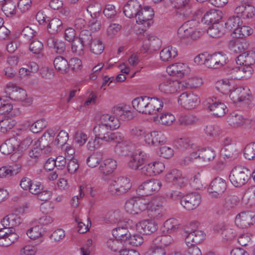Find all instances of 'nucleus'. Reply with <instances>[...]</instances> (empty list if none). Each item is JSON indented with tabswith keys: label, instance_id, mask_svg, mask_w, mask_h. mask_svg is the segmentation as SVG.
<instances>
[{
	"label": "nucleus",
	"instance_id": "nucleus-12",
	"mask_svg": "<svg viewBox=\"0 0 255 255\" xmlns=\"http://www.w3.org/2000/svg\"><path fill=\"white\" fill-rule=\"evenodd\" d=\"M201 196L198 192H189L180 199V203L187 210L195 209L200 203Z\"/></svg>",
	"mask_w": 255,
	"mask_h": 255
},
{
	"label": "nucleus",
	"instance_id": "nucleus-23",
	"mask_svg": "<svg viewBox=\"0 0 255 255\" xmlns=\"http://www.w3.org/2000/svg\"><path fill=\"white\" fill-rule=\"evenodd\" d=\"M189 71L188 66L185 63L177 62L171 64L166 68L167 73L171 76L181 77Z\"/></svg>",
	"mask_w": 255,
	"mask_h": 255
},
{
	"label": "nucleus",
	"instance_id": "nucleus-24",
	"mask_svg": "<svg viewBox=\"0 0 255 255\" xmlns=\"http://www.w3.org/2000/svg\"><path fill=\"white\" fill-rule=\"evenodd\" d=\"M236 62L239 65L253 68L252 66L255 64V52L248 51L240 54L236 58Z\"/></svg>",
	"mask_w": 255,
	"mask_h": 255
},
{
	"label": "nucleus",
	"instance_id": "nucleus-25",
	"mask_svg": "<svg viewBox=\"0 0 255 255\" xmlns=\"http://www.w3.org/2000/svg\"><path fill=\"white\" fill-rule=\"evenodd\" d=\"M141 8V5L137 0H129L124 7L123 12L127 17L130 18Z\"/></svg>",
	"mask_w": 255,
	"mask_h": 255
},
{
	"label": "nucleus",
	"instance_id": "nucleus-41",
	"mask_svg": "<svg viewBox=\"0 0 255 255\" xmlns=\"http://www.w3.org/2000/svg\"><path fill=\"white\" fill-rule=\"evenodd\" d=\"M242 20L239 15L233 16L229 18L225 25L228 30L233 31L235 34L236 30L242 24Z\"/></svg>",
	"mask_w": 255,
	"mask_h": 255
},
{
	"label": "nucleus",
	"instance_id": "nucleus-33",
	"mask_svg": "<svg viewBox=\"0 0 255 255\" xmlns=\"http://www.w3.org/2000/svg\"><path fill=\"white\" fill-rule=\"evenodd\" d=\"M249 44L245 39H236L231 40L229 43V48L231 52L238 54L247 49Z\"/></svg>",
	"mask_w": 255,
	"mask_h": 255
},
{
	"label": "nucleus",
	"instance_id": "nucleus-26",
	"mask_svg": "<svg viewBox=\"0 0 255 255\" xmlns=\"http://www.w3.org/2000/svg\"><path fill=\"white\" fill-rule=\"evenodd\" d=\"M20 146V142L15 137L10 138L0 146V151L5 155L11 154Z\"/></svg>",
	"mask_w": 255,
	"mask_h": 255
},
{
	"label": "nucleus",
	"instance_id": "nucleus-46",
	"mask_svg": "<svg viewBox=\"0 0 255 255\" xmlns=\"http://www.w3.org/2000/svg\"><path fill=\"white\" fill-rule=\"evenodd\" d=\"M114 113L119 116L120 120L123 121H128L133 119L134 115L130 111H125L121 107H115L113 110Z\"/></svg>",
	"mask_w": 255,
	"mask_h": 255
},
{
	"label": "nucleus",
	"instance_id": "nucleus-14",
	"mask_svg": "<svg viewBox=\"0 0 255 255\" xmlns=\"http://www.w3.org/2000/svg\"><path fill=\"white\" fill-rule=\"evenodd\" d=\"M18 238L13 230L7 228L0 229V246L8 247L15 242Z\"/></svg>",
	"mask_w": 255,
	"mask_h": 255
},
{
	"label": "nucleus",
	"instance_id": "nucleus-28",
	"mask_svg": "<svg viewBox=\"0 0 255 255\" xmlns=\"http://www.w3.org/2000/svg\"><path fill=\"white\" fill-rule=\"evenodd\" d=\"M117 161L111 158L104 160L101 164L99 169L104 176H110L117 168Z\"/></svg>",
	"mask_w": 255,
	"mask_h": 255
},
{
	"label": "nucleus",
	"instance_id": "nucleus-39",
	"mask_svg": "<svg viewBox=\"0 0 255 255\" xmlns=\"http://www.w3.org/2000/svg\"><path fill=\"white\" fill-rule=\"evenodd\" d=\"M55 68L61 74H65L68 71V62L62 56L56 57L53 61Z\"/></svg>",
	"mask_w": 255,
	"mask_h": 255
},
{
	"label": "nucleus",
	"instance_id": "nucleus-7",
	"mask_svg": "<svg viewBox=\"0 0 255 255\" xmlns=\"http://www.w3.org/2000/svg\"><path fill=\"white\" fill-rule=\"evenodd\" d=\"M200 103V98L192 92H183L179 97L178 103L184 109L191 110Z\"/></svg>",
	"mask_w": 255,
	"mask_h": 255
},
{
	"label": "nucleus",
	"instance_id": "nucleus-58",
	"mask_svg": "<svg viewBox=\"0 0 255 255\" xmlns=\"http://www.w3.org/2000/svg\"><path fill=\"white\" fill-rule=\"evenodd\" d=\"M102 155L100 153H94L87 158V164L90 167L94 168L99 164Z\"/></svg>",
	"mask_w": 255,
	"mask_h": 255
},
{
	"label": "nucleus",
	"instance_id": "nucleus-4",
	"mask_svg": "<svg viewBox=\"0 0 255 255\" xmlns=\"http://www.w3.org/2000/svg\"><path fill=\"white\" fill-rule=\"evenodd\" d=\"M250 170L243 166L235 167L229 175V179L235 187H240L248 182L250 178Z\"/></svg>",
	"mask_w": 255,
	"mask_h": 255
},
{
	"label": "nucleus",
	"instance_id": "nucleus-27",
	"mask_svg": "<svg viewBox=\"0 0 255 255\" xmlns=\"http://www.w3.org/2000/svg\"><path fill=\"white\" fill-rule=\"evenodd\" d=\"M235 12L244 19H249L255 15V7L251 4H242L236 7Z\"/></svg>",
	"mask_w": 255,
	"mask_h": 255
},
{
	"label": "nucleus",
	"instance_id": "nucleus-8",
	"mask_svg": "<svg viewBox=\"0 0 255 255\" xmlns=\"http://www.w3.org/2000/svg\"><path fill=\"white\" fill-rule=\"evenodd\" d=\"M165 180L180 188L185 187L188 184V179L183 175L181 171L176 169L168 172L165 176Z\"/></svg>",
	"mask_w": 255,
	"mask_h": 255
},
{
	"label": "nucleus",
	"instance_id": "nucleus-42",
	"mask_svg": "<svg viewBox=\"0 0 255 255\" xmlns=\"http://www.w3.org/2000/svg\"><path fill=\"white\" fill-rule=\"evenodd\" d=\"M183 89H196L201 86L203 83L201 78L194 77L190 78L185 81H182Z\"/></svg>",
	"mask_w": 255,
	"mask_h": 255
},
{
	"label": "nucleus",
	"instance_id": "nucleus-29",
	"mask_svg": "<svg viewBox=\"0 0 255 255\" xmlns=\"http://www.w3.org/2000/svg\"><path fill=\"white\" fill-rule=\"evenodd\" d=\"M222 16L223 13L221 11L214 9H211L204 14L202 18V22L207 24L211 23H216L222 18Z\"/></svg>",
	"mask_w": 255,
	"mask_h": 255
},
{
	"label": "nucleus",
	"instance_id": "nucleus-54",
	"mask_svg": "<svg viewBox=\"0 0 255 255\" xmlns=\"http://www.w3.org/2000/svg\"><path fill=\"white\" fill-rule=\"evenodd\" d=\"M15 120L11 118H5L0 121V131L1 132H6L11 129L16 124Z\"/></svg>",
	"mask_w": 255,
	"mask_h": 255
},
{
	"label": "nucleus",
	"instance_id": "nucleus-38",
	"mask_svg": "<svg viewBox=\"0 0 255 255\" xmlns=\"http://www.w3.org/2000/svg\"><path fill=\"white\" fill-rule=\"evenodd\" d=\"M17 4V2L13 0H6L2 3V10L6 16H12L16 14Z\"/></svg>",
	"mask_w": 255,
	"mask_h": 255
},
{
	"label": "nucleus",
	"instance_id": "nucleus-35",
	"mask_svg": "<svg viewBox=\"0 0 255 255\" xmlns=\"http://www.w3.org/2000/svg\"><path fill=\"white\" fill-rule=\"evenodd\" d=\"M46 25L49 33L55 34L63 30V23L62 21L57 18H50Z\"/></svg>",
	"mask_w": 255,
	"mask_h": 255
},
{
	"label": "nucleus",
	"instance_id": "nucleus-13",
	"mask_svg": "<svg viewBox=\"0 0 255 255\" xmlns=\"http://www.w3.org/2000/svg\"><path fill=\"white\" fill-rule=\"evenodd\" d=\"M5 92L10 99L16 101H23L27 96L25 90L13 84L7 85Z\"/></svg>",
	"mask_w": 255,
	"mask_h": 255
},
{
	"label": "nucleus",
	"instance_id": "nucleus-34",
	"mask_svg": "<svg viewBox=\"0 0 255 255\" xmlns=\"http://www.w3.org/2000/svg\"><path fill=\"white\" fill-rule=\"evenodd\" d=\"M144 168L146 169L144 174L147 176H153L160 173L164 169L165 166L161 162L155 161L146 165Z\"/></svg>",
	"mask_w": 255,
	"mask_h": 255
},
{
	"label": "nucleus",
	"instance_id": "nucleus-20",
	"mask_svg": "<svg viewBox=\"0 0 255 255\" xmlns=\"http://www.w3.org/2000/svg\"><path fill=\"white\" fill-rule=\"evenodd\" d=\"M160 45V41L157 37L151 35H148L144 38V57L145 54H151L157 50Z\"/></svg>",
	"mask_w": 255,
	"mask_h": 255
},
{
	"label": "nucleus",
	"instance_id": "nucleus-3",
	"mask_svg": "<svg viewBox=\"0 0 255 255\" xmlns=\"http://www.w3.org/2000/svg\"><path fill=\"white\" fill-rule=\"evenodd\" d=\"M198 223H191L186 228L185 232L186 236L185 243L188 246H193L201 243L205 238V234L202 231L197 230Z\"/></svg>",
	"mask_w": 255,
	"mask_h": 255
},
{
	"label": "nucleus",
	"instance_id": "nucleus-10",
	"mask_svg": "<svg viewBox=\"0 0 255 255\" xmlns=\"http://www.w3.org/2000/svg\"><path fill=\"white\" fill-rule=\"evenodd\" d=\"M251 95L250 89L247 87H239L232 89L229 97L235 103H246Z\"/></svg>",
	"mask_w": 255,
	"mask_h": 255
},
{
	"label": "nucleus",
	"instance_id": "nucleus-47",
	"mask_svg": "<svg viewBox=\"0 0 255 255\" xmlns=\"http://www.w3.org/2000/svg\"><path fill=\"white\" fill-rule=\"evenodd\" d=\"M216 87L218 91L223 94H227L231 92L232 86L228 79H223L218 81L216 84Z\"/></svg>",
	"mask_w": 255,
	"mask_h": 255
},
{
	"label": "nucleus",
	"instance_id": "nucleus-15",
	"mask_svg": "<svg viewBox=\"0 0 255 255\" xmlns=\"http://www.w3.org/2000/svg\"><path fill=\"white\" fill-rule=\"evenodd\" d=\"M145 101L146 103L144 106V114H155L163 107V102L159 99L144 96V102Z\"/></svg>",
	"mask_w": 255,
	"mask_h": 255
},
{
	"label": "nucleus",
	"instance_id": "nucleus-59",
	"mask_svg": "<svg viewBox=\"0 0 255 255\" xmlns=\"http://www.w3.org/2000/svg\"><path fill=\"white\" fill-rule=\"evenodd\" d=\"M72 42L71 46L72 52L78 56L82 55L84 53V48L86 46L77 39Z\"/></svg>",
	"mask_w": 255,
	"mask_h": 255
},
{
	"label": "nucleus",
	"instance_id": "nucleus-11",
	"mask_svg": "<svg viewBox=\"0 0 255 255\" xmlns=\"http://www.w3.org/2000/svg\"><path fill=\"white\" fill-rule=\"evenodd\" d=\"M227 61L226 55L219 52L207 56L205 66L209 68L217 69L224 66Z\"/></svg>",
	"mask_w": 255,
	"mask_h": 255
},
{
	"label": "nucleus",
	"instance_id": "nucleus-18",
	"mask_svg": "<svg viewBox=\"0 0 255 255\" xmlns=\"http://www.w3.org/2000/svg\"><path fill=\"white\" fill-rule=\"evenodd\" d=\"M143 203L141 197L135 196L128 200L125 204V208L128 212L133 214H138L142 212Z\"/></svg>",
	"mask_w": 255,
	"mask_h": 255
},
{
	"label": "nucleus",
	"instance_id": "nucleus-32",
	"mask_svg": "<svg viewBox=\"0 0 255 255\" xmlns=\"http://www.w3.org/2000/svg\"><path fill=\"white\" fill-rule=\"evenodd\" d=\"M246 121V119L244 117L236 112L230 114L227 119V122L229 125L234 128L243 126L245 124Z\"/></svg>",
	"mask_w": 255,
	"mask_h": 255
},
{
	"label": "nucleus",
	"instance_id": "nucleus-37",
	"mask_svg": "<svg viewBox=\"0 0 255 255\" xmlns=\"http://www.w3.org/2000/svg\"><path fill=\"white\" fill-rule=\"evenodd\" d=\"M186 143L185 147L190 155L186 156L181 161L180 163L182 165H188L192 161L193 159L198 158V157H194L193 155L194 153H197V145L192 143L190 141H187Z\"/></svg>",
	"mask_w": 255,
	"mask_h": 255
},
{
	"label": "nucleus",
	"instance_id": "nucleus-2",
	"mask_svg": "<svg viewBox=\"0 0 255 255\" xmlns=\"http://www.w3.org/2000/svg\"><path fill=\"white\" fill-rule=\"evenodd\" d=\"M110 129L99 121L93 128L95 138L106 142H112V140H119L122 138L121 132H111Z\"/></svg>",
	"mask_w": 255,
	"mask_h": 255
},
{
	"label": "nucleus",
	"instance_id": "nucleus-57",
	"mask_svg": "<svg viewBox=\"0 0 255 255\" xmlns=\"http://www.w3.org/2000/svg\"><path fill=\"white\" fill-rule=\"evenodd\" d=\"M47 125V122L46 120L41 119L33 123L30 128V129L32 132L37 133L42 131L46 127Z\"/></svg>",
	"mask_w": 255,
	"mask_h": 255
},
{
	"label": "nucleus",
	"instance_id": "nucleus-44",
	"mask_svg": "<svg viewBox=\"0 0 255 255\" xmlns=\"http://www.w3.org/2000/svg\"><path fill=\"white\" fill-rule=\"evenodd\" d=\"M208 189L213 191H225L227 189L226 181L221 178L216 177L211 182Z\"/></svg>",
	"mask_w": 255,
	"mask_h": 255
},
{
	"label": "nucleus",
	"instance_id": "nucleus-17",
	"mask_svg": "<svg viewBox=\"0 0 255 255\" xmlns=\"http://www.w3.org/2000/svg\"><path fill=\"white\" fill-rule=\"evenodd\" d=\"M122 138L119 140H112V142L116 143L114 151L115 153L120 156H126L128 155L131 149L130 142L125 140L124 135L121 133Z\"/></svg>",
	"mask_w": 255,
	"mask_h": 255
},
{
	"label": "nucleus",
	"instance_id": "nucleus-56",
	"mask_svg": "<svg viewBox=\"0 0 255 255\" xmlns=\"http://www.w3.org/2000/svg\"><path fill=\"white\" fill-rule=\"evenodd\" d=\"M204 131L207 135L213 137L218 136L223 132L222 130L219 126L212 125L206 126Z\"/></svg>",
	"mask_w": 255,
	"mask_h": 255
},
{
	"label": "nucleus",
	"instance_id": "nucleus-62",
	"mask_svg": "<svg viewBox=\"0 0 255 255\" xmlns=\"http://www.w3.org/2000/svg\"><path fill=\"white\" fill-rule=\"evenodd\" d=\"M158 154L160 157L165 159H169L173 156L174 150L170 146L163 145L160 147Z\"/></svg>",
	"mask_w": 255,
	"mask_h": 255
},
{
	"label": "nucleus",
	"instance_id": "nucleus-6",
	"mask_svg": "<svg viewBox=\"0 0 255 255\" xmlns=\"http://www.w3.org/2000/svg\"><path fill=\"white\" fill-rule=\"evenodd\" d=\"M205 106L216 117H222L227 112L226 106L220 102L216 97L208 98L204 102Z\"/></svg>",
	"mask_w": 255,
	"mask_h": 255
},
{
	"label": "nucleus",
	"instance_id": "nucleus-9",
	"mask_svg": "<svg viewBox=\"0 0 255 255\" xmlns=\"http://www.w3.org/2000/svg\"><path fill=\"white\" fill-rule=\"evenodd\" d=\"M183 85L182 82L173 79L168 78L160 83L159 89L161 92L166 94H173L183 90Z\"/></svg>",
	"mask_w": 255,
	"mask_h": 255
},
{
	"label": "nucleus",
	"instance_id": "nucleus-55",
	"mask_svg": "<svg viewBox=\"0 0 255 255\" xmlns=\"http://www.w3.org/2000/svg\"><path fill=\"white\" fill-rule=\"evenodd\" d=\"M77 39L85 46H89L92 40H94V39H93L91 32L88 30H82L80 33L79 38Z\"/></svg>",
	"mask_w": 255,
	"mask_h": 255
},
{
	"label": "nucleus",
	"instance_id": "nucleus-31",
	"mask_svg": "<svg viewBox=\"0 0 255 255\" xmlns=\"http://www.w3.org/2000/svg\"><path fill=\"white\" fill-rule=\"evenodd\" d=\"M99 121L107 127L110 130L116 129L120 126V123L118 118L109 114L102 115Z\"/></svg>",
	"mask_w": 255,
	"mask_h": 255
},
{
	"label": "nucleus",
	"instance_id": "nucleus-52",
	"mask_svg": "<svg viewBox=\"0 0 255 255\" xmlns=\"http://www.w3.org/2000/svg\"><path fill=\"white\" fill-rule=\"evenodd\" d=\"M92 53L95 54H101L104 49L102 42L99 39H94L89 46Z\"/></svg>",
	"mask_w": 255,
	"mask_h": 255
},
{
	"label": "nucleus",
	"instance_id": "nucleus-61",
	"mask_svg": "<svg viewBox=\"0 0 255 255\" xmlns=\"http://www.w3.org/2000/svg\"><path fill=\"white\" fill-rule=\"evenodd\" d=\"M42 151L40 147H38L36 145L35 147L32 148L28 153L29 160L34 163H36L38 161Z\"/></svg>",
	"mask_w": 255,
	"mask_h": 255
},
{
	"label": "nucleus",
	"instance_id": "nucleus-60",
	"mask_svg": "<svg viewBox=\"0 0 255 255\" xmlns=\"http://www.w3.org/2000/svg\"><path fill=\"white\" fill-rule=\"evenodd\" d=\"M196 121V117L192 115H181L178 119L179 124L182 126L192 125Z\"/></svg>",
	"mask_w": 255,
	"mask_h": 255
},
{
	"label": "nucleus",
	"instance_id": "nucleus-43",
	"mask_svg": "<svg viewBox=\"0 0 255 255\" xmlns=\"http://www.w3.org/2000/svg\"><path fill=\"white\" fill-rule=\"evenodd\" d=\"M113 235L115 238L117 239L122 243L126 241L130 237V233L126 227H118L113 230Z\"/></svg>",
	"mask_w": 255,
	"mask_h": 255
},
{
	"label": "nucleus",
	"instance_id": "nucleus-36",
	"mask_svg": "<svg viewBox=\"0 0 255 255\" xmlns=\"http://www.w3.org/2000/svg\"><path fill=\"white\" fill-rule=\"evenodd\" d=\"M178 55L175 47L167 46L163 48L160 52V58L162 61H169L174 59Z\"/></svg>",
	"mask_w": 255,
	"mask_h": 255
},
{
	"label": "nucleus",
	"instance_id": "nucleus-22",
	"mask_svg": "<svg viewBox=\"0 0 255 255\" xmlns=\"http://www.w3.org/2000/svg\"><path fill=\"white\" fill-rule=\"evenodd\" d=\"M132 159L128 163V166L133 169H142L143 164V154L142 147L138 148L137 145L135 146L134 153L131 156Z\"/></svg>",
	"mask_w": 255,
	"mask_h": 255
},
{
	"label": "nucleus",
	"instance_id": "nucleus-51",
	"mask_svg": "<svg viewBox=\"0 0 255 255\" xmlns=\"http://www.w3.org/2000/svg\"><path fill=\"white\" fill-rule=\"evenodd\" d=\"M253 32V29L249 26L240 25L235 32V36L239 39H243L245 37L251 35Z\"/></svg>",
	"mask_w": 255,
	"mask_h": 255
},
{
	"label": "nucleus",
	"instance_id": "nucleus-45",
	"mask_svg": "<svg viewBox=\"0 0 255 255\" xmlns=\"http://www.w3.org/2000/svg\"><path fill=\"white\" fill-rule=\"evenodd\" d=\"M173 242V238L170 235H164L157 236L152 241L153 244L160 248L167 246Z\"/></svg>",
	"mask_w": 255,
	"mask_h": 255
},
{
	"label": "nucleus",
	"instance_id": "nucleus-64",
	"mask_svg": "<svg viewBox=\"0 0 255 255\" xmlns=\"http://www.w3.org/2000/svg\"><path fill=\"white\" fill-rule=\"evenodd\" d=\"M175 120L173 115L170 113H165L160 117V122L162 125L169 126Z\"/></svg>",
	"mask_w": 255,
	"mask_h": 255
},
{
	"label": "nucleus",
	"instance_id": "nucleus-40",
	"mask_svg": "<svg viewBox=\"0 0 255 255\" xmlns=\"http://www.w3.org/2000/svg\"><path fill=\"white\" fill-rule=\"evenodd\" d=\"M207 33L213 38H218L224 33V27L222 23H216L212 24L207 30Z\"/></svg>",
	"mask_w": 255,
	"mask_h": 255
},
{
	"label": "nucleus",
	"instance_id": "nucleus-63",
	"mask_svg": "<svg viewBox=\"0 0 255 255\" xmlns=\"http://www.w3.org/2000/svg\"><path fill=\"white\" fill-rule=\"evenodd\" d=\"M43 49V43L38 40H33L29 44V49L34 54H40Z\"/></svg>",
	"mask_w": 255,
	"mask_h": 255
},
{
	"label": "nucleus",
	"instance_id": "nucleus-48",
	"mask_svg": "<svg viewBox=\"0 0 255 255\" xmlns=\"http://www.w3.org/2000/svg\"><path fill=\"white\" fill-rule=\"evenodd\" d=\"M161 182L155 179L144 180V190L148 191H159L161 186Z\"/></svg>",
	"mask_w": 255,
	"mask_h": 255
},
{
	"label": "nucleus",
	"instance_id": "nucleus-5",
	"mask_svg": "<svg viewBox=\"0 0 255 255\" xmlns=\"http://www.w3.org/2000/svg\"><path fill=\"white\" fill-rule=\"evenodd\" d=\"M144 204L146 206L144 210L149 218L158 219L164 214L165 210L159 198H153Z\"/></svg>",
	"mask_w": 255,
	"mask_h": 255
},
{
	"label": "nucleus",
	"instance_id": "nucleus-1",
	"mask_svg": "<svg viewBox=\"0 0 255 255\" xmlns=\"http://www.w3.org/2000/svg\"><path fill=\"white\" fill-rule=\"evenodd\" d=\"M199 25V22L195 20L187 21L178 29V36L181 39L190 37L193 40H196L202 34V31L198 27Z\"/></svg>",
	"mask_w": 255,
	"mask_h": 255
},
{
	"label": "nucleus",
	"instance_id": "nucleus-19",
	"mask_svg": "<svg viewBox=\"0 0 255 255\" xmlns=\"http://www.w3.org/2000/svg\"><path fill=\"white\" fill-rule=\"evenodd\" d=\"M253 68L249 67H244L243 65L234 67L230 70L232 77L235 79H248L253 72Z\"/></svg>",
	"mask_w": 255,
	"mask_h": 255
},
{
	"label": "nucleus",
	"instance_id": "nucleus-30",
	"mask_svg": "<svg viewBox=\"0 0 255 255\" xmlns=\"http://www.w3.org/2000/svg\"><path fill=\"white\" fill-rule=\"evenodd\" d=\"M197 153L193 154L194 157L202 158L205 162L213 161L216 157V154L214 150L211 148L200 149L197 146Z\"/></svg>",
	"mask_w": 255,
	"mask_h": 255
},
{
	"label": "nucleus",
	"instance_id": "nucleus-50",
	"mask_svg": "<svg viewBox=\"0 0 255 255\" xmlns=\"http://www.w3.org/2000/svg\"><path fill=\"white\" fill-rule=\"evenodd\" d=\"M154 220L151 218L144 219V235H150L157 230V223Z\"/></svg>",
	"mask_w": 255,
	"mask_h": 255
},
{
	"label": "nucleus",
	"instance_id": "nucleus-49",
	"mask_svg": "<svg viewBox=\"0 0 255 255\" xmlns=\"http://www.w3.org/2000/svg\"><path fill=\"white\" fill-rule=\"evenodd\" d=\"M154 16L153 9L149 6H144V27H149L153 23Z\"/></svg>",
	"mask_w": 255,
	"mask_h": 255
},
{
	"label": "nucleus",
	"instance_id": "nucleus-16",
	"mask_svg": "<svg viewBox=\"0 0 255 255\" xmlns=\"http://www.w3.org/2000/svg\"><path fill=\"white\" fill-rule=\"evenodd\" d=\"M235 221L241 228H248L255 223V215L251 211L242 212L237 216Z\"/></svg>",
	"mask_w": 255,
	"mask_h": 255
},
{
	"label": "nucleus",
	"instance_id": "nucleus-53",
	"mask_svg": "<svg viewBox=\"0 0 255 255\" xmlns=\"http://www.w3.org/2000/svg\"><path fill=\"white\" fill-rule=\"evenodd\" d=\"M240 202V198L237 196L230 195L225 199L224 207L228 210L235 208Z\"/></svg>",
	"mask_w": 255,
	"mask_h": 255
},
{
	"label": "nucleus",
	"instance_id": "nucleus-21",
	"mask_svg": "<svg viewBox=\"0 0 255 255\" xmlns=\"http://www.w3.org/2000/svg\"><path fill=\"white\" fill-rule=\"evenodd\" d=\"M171 5L173 8L179 9L181 14L185 16L193 12V4L190 0H173Z\"/></svg>",
	"mask_w": 255,
	"mask_h": 255
}]
</instances>
